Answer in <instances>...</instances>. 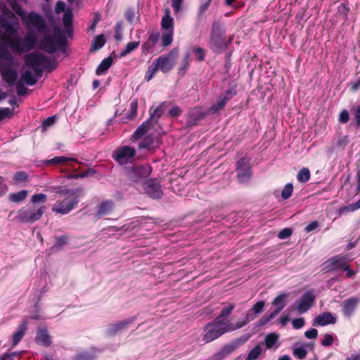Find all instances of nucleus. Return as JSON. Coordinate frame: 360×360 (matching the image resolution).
<instances>
[{
	"mask_svg": "<svg viewBox=\"0 0 360 360\" xmlns=\"http://www.w3.org/2000/svg\"><path fill=\"white\" fill-rule=\"evenodd\" d=\"M60 194L68 195L72 200H76L77 204L79 202V198L84 195V189L82 187L76 188L75 189H66L63 192H60Z\"/></svg>",
	"mask_w": 360,
	"mask_h": 360,
	"instance_id": "obj_28",
	"label": "nucleus"
},
{
	"mask_svg": "<svg viewBox=\"0 0 360 360\" xmlns=\"http://www.w3.org/2000/svg\"><path fill=\"white\" fill-rule=\"evenodd\" d=\"M73 15L71 11H65L63 14V22L65 27H70L72 25Z\"/></svg>",
	"mask_w": 360,
	"mask_h": 360,
	"instance_id": "obj_56",
	"label": "nucleus"
},
{
	"mask_svg": "<svg viewBox=\"0 0 360 360\" xmlns=\"http://www.w3.org/2000/svg\"><path fill=\"white\" fill-rule=\"evenodd\" d=\"M265 305L264 301H259L255 303L252 307L247 311L248 319H255L258 314H261Z\"/></svg>",
	"mask_w": 360,
	"mask_h": 360,
	"instance_id": "obj_27",
	"label": "nucleus"
},
{
	"mask_svg": "<svg viewBox=\"0 0 360 360\" xmlns=\"http://www.w3.org/2000/svg\"><path fill=\"white\" fill-rule=\"evenodd\" d=\"M77 206V200H72L68 195H66L63 200H57L56 202L52 207V211L55 213L65 215L70 212Z\"/></svg>",
	"mask_w": 360,
	"mask_h": 360,
	"instance_id": "obj_12",
	"label": "nucleus"
},
{
	"mask_svg": "<svg viewBox=\"0 0 360 360\" xmlns=\"http://www.w3.org/2000/svg\"><path fill=\"white\" fill-rule=\"evenodd\" d=\"M293 192V186L292 184H287L283 188L281 192V197L284 200L290 198Z\"/></svg>",
	"mask_w": 360,
	"mask_h": 360,
	"instance_id": "obj_52",
	"label": "nucleus"
},
{
	"mask_svg": "<svg viewBox=\"0 0 360 360\" xmlns=\"http://www.w3.org/2000/svg\"><path fill=\"white\" fill-rule=\"evenodd\" d=\"M15 84H16V93L19 96H23L27 94V88L25 86L24 83L18 80Z\"/></svg>",
	"mask_w": 360,
	"mask_h": 360,
	"instance_id": "obj_57",
	"label": "nucleus"
},
{
	"mask_svg": "<svg viewBox=\"0 0 360 360\" xmlns=\"http://www.w3.org/2000/svg\"><path fill=\"white\" fill-rule=\"evenodd\" d=\"M159 69L156 66L155 63L153 61L152 64L148 66L147 71L145 75V80L149 82L155 76V73Z\"/></svg>",
	"mask_w": 360,
	"mask_h": 360,
	"instance_id": "obj_50",
	"label": "nucleus"
},
{
	"mask_svg": "<svg viewBox=\"0 0 360 360\" xmlns=\"http://www.w3.org/2000/svg\"><path fill=\"white\" fill-rule=\"evenodd\" d=\"M136 155V149L129 146H123L115 149L112 153V158L120 165L127 164Z\"/></svg>",
	"mask_w": 360,
	"mask_h": 360,
	"instance_id": "obj_8",
	"label": "nucleus"
},
{
	"mask_svg": "<svg viewBox=\"0 0 360 360\" xmlns=\"http://www.w3.org/2000/svg\"><path fill=\"white\" fill-rule=\"evenodd\" d=\"M124 16L129 22H133L134 19L135 18L134 9L131 8H127L125 11Z\"/></svg>",
	"mask_w": 360,
	"mask_h": 360,
	"instance_id": "obj_64",
	"label": "nucleus"
},
{
	"mask_svg": "<svg viewBox=\"0 0 360 360\" xmlns=\"http://www.w3.org/2000/svg\"><path fill=\"white\" fill-rule=\"evenodd\" d=\"M13 115V111L9 108H0V121Z\"/></svg>",
	"mask_w": 360,
	"mask_h": 360,
	"instance_id": "obj_59",
	"label": "nucleus"
},
{
	"mask_svg": "<svg viewBox=\"0 0 360 360\" xmlns=\"http://www.w3.org/2000/svg\"><path fill=\"white\" fill-rule=\"evenodd\" d=\"M79 170H80L79 167L77 169H75L74 172L68 174L67 178L69 179H78L87 176H94L95 174H96V171L93 168H89L83 172H81L80 173L77 172Z\"/></svg>",
	"mask_w": 360,
	"mask_h": 360,
	"instance_id": "obj_26",
	"label": "nucleus"
},
{
	"mask_svg": "<svg viewBox=\"0 0 360 360\" xmlns=\"http://www.w3.org/2000/svg\"><path fill=\"white\" fill-rule=\"evenodd\" d=\"M237 180L240 183L248 181L251 176V167L244 158H240L236 162Z\"/></svg>",
	"mask_w": 360,
	"mask_h": 360,
	"instance_id": "obj_14",
	"label": "nucleus"
},
{
	"mask_svg": "<svg viewBox=\"0 0 360 360\" xmlns=\"http://www.w3.org/2000/svg\"><path fill=\"white\" fill-rule=\"evenodd\" d=\"M349 120V114L347 110H342L339 115L338 121L342 124H346Z\"/></svg>",
	"mask_w": 360,
	"mask_h": 360,
	"instance_id": "obj_60",
	"label": "nucleus"
},
{
	"mask_svg": "<svg viewBox=\"0 0 360 360\" xmlns=\"http://www.w3.org/2000/svg\"><path fill=\"white\" fill-rule=\"evenodd\" d=\"M236 85L229 86L228 89L219 96L217 101L211 106L210 110L215 113L222 110L226 103L236 95Z\"/></svg>",
	"mask_w": 360,
	"mask_h": 360,
	"instance_id": "obj_9",
	"label": "nucleus"
},
{
	"mask_svg": "<svg viewBox=\"0 0 360 360\" xmlns=\"http://www.w3.org/2000/svg\"><path fill=\"white\" fill-rule=\"evenodd\" d=\"M8 63V65H1V76L3 80L10 86H13L16 83L18 79V73L15 70L11 68Z\"/></svg>",
	"mask_w": 360,
	"mask_h": 360,
	"instance_id": "obj_18",
	"label": "nucleus"
},
{
	"mask_svg": "<svg viewBox=\"0 0 360 360\" xmlns=\"http://www.w3.org/2000/svg\"><path fill=\"white\" fill-rule=\"evenodd\" d=\"M35 340L37 344L44 347H49L51 344V337L46 328L38 330Z\"/></svg>",
	"mask_w": 360,
	"mask_h": 360,
	"instance_id": "obj_23",
	"label": "nucleus"
},
{
	"mask_svg": "<svg viewBox=\"0 0 360 360\" xmlns=\"http://www.w3.org/2000/svg\"><path fill=\"white\" fill-rule=\"evenodd\" d=\"M13 179L16 182H25L28 179V174L23 171L17 172L13 175Z\"/></svg>",
	"mask_w": 360,
	"mask_h": 360,
	"instance_id": "obj_55",
	"label": "nucleus"
},
{
	"mask_svg": "<svg viewBox=\"0 0 360 360\" xmlns=\"http://www.w3.org/2000/svg\"><path fill=\"white\" fill-rule=\"evenodd\" d=\"M336 320V316L331 312L326 311L316 316L314 320L313 326H324L329 324H334Z\"/></svg>",
	"mask_w": 360,
	"mask_h": 360,
	"instance_id": "obj_20",
	"label": "nucleus"
},
{
	"mask_svg": "<svg viewBox=\"0 0 360 360\" xmlns=\"http://www.w3.org/2000/svg\"><path fill=\"white\" fill-rule=\"evenodd\" d=\"M189 61H190V53H186L184 56L182 61L181 63V65L178 70V75L180 77H183L186 75L187 70L189 68Z\"/></svg>",
	"mask_w": 360,
	"mask_h": 360,
	"instance_id": "obj_38",
	"label": "nucleus"
},
{
	"mask_svg": "<svg viewBox=\"0 0 360 360\" xmlns=\"http://www.w3.org/2000/svg\"><path fill=\"white\" fill-rule=\"evenodd\" d=\"M140 44L139 41H130L127 44L124 50L120 52V57H124L136 49Z\"/></svg>",
	"mask_w": 360,
	"mask_h": 360,
	"instance_id": "obj_42",
	"label": "nucleus"
},
{
	"mask_svg": "<svg viewBox=\"0 0 360 360\" xmlns=\"http://www.w3.org/2000/svg\"><path fill=\"white\" fill-rule=\"evenodd\" d=\"M105 43V37L103 34H99L96 37V38L94 40V42L91 45V47L90 49L91 52L96 51L99 49H101Z\"/></svg>",
	"mask_w": 360,
	"mask_h": 360,
	"instance_id": "obj_39",
	"label": "nucleus"
},
{
	"mask_svg": "<svg viewBox=\"0 0 360 360\" xmlns=\"http://www.w3.org/2000/svg\"><path fill=\"white\" fill-rule=\"evenodd\" d=\"M178 54L176 49L171 50L169 53L162 55L155 59L153 62L159 70L163 73L169 72L175 65L176 58Z\"/></svg>",
	"mask_w": 360,
	"mask_h": 360,
	"instance_id": "obj_6",
	"label": "nucleus"
},
{
	"mask_svg": "<svg viewBox=\"0 0 360 360\" xmlns=\"http://www.w3.org/2000/svg\"><path fill=\"white\" fill-rule=\"evenodd\" d=\"M144 189L146 193L152 198H160L162 195V191L160 186L158 184L149 181L145 183Z\"/></svg>",
	"mask_w": 360,
	"mask_h": 360,
	"instance_id": "obj_21",
	"label": "nucleus"
},
{
	"mask_svg": "<svg viewBox=\"0 0 360 360\" xmlns=\"http://www.w3.org/2000/svg\"><path fill=\"white\" fill-rule=\"evenodd\" d=\"M288 295L285 293H281L276 297L273 302L272 304L276 306V308L273 311V312L277 315L285 306V300L287 298Z\"/></svg>",
	"mask_w": 360,
	"mask_h": 360,
	"instance_id": "obj_30",
	"label": "nucleus"
},
{
	"mask_svg": "<svg viewBox=\"0 0 360 360\" xmlns=\"http://www.w3.org/2000/svg\"><path fill=\"white\" fill-rule=\"evenodd\" d=\"M154 124L148 119L146 121L143 122L138 128L135 130L134 134L131 136V140L136 141L141 138L143 135H145L149 130L150 127L153 126Z\"/></svg>",
	"mask_w": 360,
	"mask_h": 360,
	"instance_id": "obj_22",
	"label": "nucleus"
},
{
	"mask_svg": "<svg viewBox=\"0 0 360 360\" xmlns=\"http://www.w3.org/2000/svg\"><path fill=\"white\" fill-rule=\"evenodd\" d=\"M262 348L259 344L251 349L246 358V360H257L261 355Z\"/></svg>",
	"mask_w": 360,
	"mask_h": 360,
	"instance_id": "obj_47",
	"label": "nucleus"
},
{
	"mask_svg": "<svg viewBox=\"0 0 360 360\" xmlns=\"http://www.w3.org/2000/svg\"><path fill=\"white\" fill-rule=\"evenodd\" d=\"M174 30L166 31L162 35V44L163 46L170 45L173 41Z\"/></svg>",
	"mask_w": 360,
	"mask_h": 360,
	"instance_id": "obj_49",
	"label": "nucleus"
},
{
	"mask_svg": "<svg viewBox=\"0 0 360 360\" xmlns=\"http://www.w3.org/2000/svg\"><path fill=\"white\" fill-rule=\"evenodd\" d=\"M56 122V116L49 117L45 119L41 124V127L44 130L46 129L48 127L52 126Z\"/></svg>",
	"mask_w": 360,
	"mask_h": 360,
	"instance_id": "obj_61",
	"label": "nucleus"
},
{
	"mask_svg": "<svg viewBox=\"0 0 360 360\" xmlns=\"http://www.w3.org/2000/svg\"><path fill=\"white\" fill-rule=\"evenodd\" d=\"M232 352L233 347H228V346L226 345L221 350L213 355L212 360H222Z\"/></svg>",
	"mask_w": 360,
	"mask_h": 360,
	"instance_id": "obj_44",
	"label": "nucleus"
},
{
	"mask_svg": "<svg viewBox=\"0 0 360 360\" xmlns=\"http://www.w3.org/2000/svg\"><path fill=\"white\" fill-rule=\"evenodd\" d=\"M359 303L360 298L357 297H352L344 300L341 304L344 316L351 318L355 313Z\"/></svg>",
	"mask_w": 360,
	"mask_h": 360,
	"instance_id": "obj_15",
	"label": "nucleus"
},
{
	"mask_svg": "<svg viewBox=\"0 0 360 360\" xmlns=\"http://www.w3.org/2000/svg\"><path fill=\"white\" fill-rule=\"evenodd\" d=\"M151 172V167L148 165H138L133 167L130 172V178L135 182L141 179L148 177Z\"/></svg>",
	"mask_w": 360,
	"mask_h": 360,
	"instance_id": "obj_17",
	"label": "nucleus"
},
{
	"mask_svg": "<svg viewBox=\"0 0 360 360\" xmlns=\"http://www.w3.org/2000/svg\"><path fill=\"white\" fill-rule=\"evenodd\" d=\"M276 315L272 311L269 315L262 316L257 323V326L262 327L271 321Z\"/></svg>",
	"mask_w": 360,
	"mask_h": 360,
	"instance_id": "obj_54",
	"label": "nucleus"
},
{
	"mask_svg": "<svg viewBox=\"0 0 360 360\" xmlns=\"http://www.w3.org/2000/svg\"><path fill=\"white\" fill-rule=\"evenodd\" d=\"M40 39L38 47L46 53L53 54L58 48H65L68 44V39L64 32L58 27L53 28V36L44 33Z\"/></svg>",
	"mask_w": 360,
	"mask_h": 360,
	"instance_id": "obj_2",
	"label": "nucleus"
},
{
	"mask_svg": "<svg viewBox=\"0 0 360 360\" xmlns=\"http://www.w3.org/2000/svg\"><path fill=\"white\" fill-rule=\"evenodd\" d=\"M30 57V53H27V54H26L25 56V65L28 68H31L34 71L35 75L37 77H41L42 75H43L44 70L41 68H40L41 65H30V63H29Z\"/></svg>",
	"mask_w": 360,
	"mask_h": 360,
	"instance_id": "obj_41",
	"label": "nucleus"
},
{
	"mask_svg": "<svg viewBox=\"0 0 360 360\" xmlns=\"http://www.w3.org/2000/svg\"><path fill=\"white\" fill-rule=\"evenodd\" d=\"M316 296L313 290H307L296 302L295 309L300 314L306 313L314 304Z\"/></svg>",
	"mask_w": 360,
	"mask_h": 360,
	"instance_id": "obj_13",
	"label": "nucleus"
},
{
	"mask_svg": "<svg viewBox=\"0 0 360 360\" xmlns=\"http://www.w3.org/2000/svg\"><path fill=\"white\" fill-rule=\"evenodd\" d=\"M333 341L334 338L333 335L329 333H326L323 339L321 340V344L323 347H328L333 344Z\"/></svg>",
	"mask_w": 360,
	"mask_h": 360,
	"instance_id": "obj_58",
	"label": "nucleus"
},
{
	"mask_svg": "<svg viewBox=\"0 0 360 360\" xmlns=\"http://www.w3.org/2000/svg\"><path fill=\"white\" fill-rule=\"evenodd\" d=\"M45 205H31L21 207L16 217L17 219L24 224H33L39 220L44 214Z\"/></svg>",
	"mask_w": 360,
	"mask_h": 360,
	"instance_id": "obj_4",
	"label": "nucleus"
},
{
	"mask_svg": "<svg viewBox=\"0 0 360 360\" xmlns=\"http://www.w3.org/2000/svg\"><path fill=\"white\" fill-rule=\"evenodd\" d=\"M230 329L226 328V322L216 321L215 319L211 323H207L205 328V334L203 340L206 342H210L223 334L229 332Z\"/></svg>",
	"mask_w": 360,
	"mask_h": 360,
	"instance_id": "obj_5",
	"label": "nucleus"
},
{
	"mask_svg": "<svg viewBox=\"0 0 360 360\" xmlns=\"http://www.w3.org/2000/svg\"><path fill=\"white\" fill-rule=\"evenodd\" d=\"M225 32L220 21L214 20L212 22L208 46L214 53H222L231 42V39L229 41L226 40Z\"/></svg>",
	"mask_w": 360,
	"mask_h": 360,
	"instance_id": "obj_3",
	"label": "nucleus"
},
{
	"mask_svg": "<svg viewBox=\"0 0 360 360\" xmlns=\"http://www.w3.org/2000/svg\"><path fill=\"white\" fill-rule=\"evenodd\" d=\"M136 320V316H132L129 319L119 321L116 323L109 326L107 333L108 335L115 336L117 333L122 330H125L127 327Z\"/></svg>",
	"mask_w": 360,
	"mask_h": 360,
	"instance_id": "obj_19",
	"label": "nucleus"
},
{
	"mask_svg": "<svg viewBox=\"0 0 360 360\" xmlns=\"http://www.w3.org/2000/svg\"><path fill=\"white\" fill-rule=\"evenodd\" d=\"M170 11L169 8L165 9V15L163 16L161 21L162 28L168 30H174L173 18L169 15Z\"/></svg>",
	"mask_w": 360,
	"mask_h": 360,
	"instance_id": "obj_35",
	"label": "nucleus"
},
{
	"mask_svg": "<svg viewBox=\"0 0 360 360\" xmlns=\"http://www.w3.org/2000/svg\"><path fill=\"white\" fill-rule=\"evenodd\" d=\"M19 81L30 86H33L37 82V79L35 78L30 70H26L22 73Z\"/></svg>",
	"mask_w": 360,
	"mask_h": 360,
	"instance_id": "obj_36",
	"label": "nucleus"
},
{
	"mask_svg": "<svg viewBox=\"0 0 360 360\" xmlns=\"http://www.w3.org/2000/svg\"><path fill=\"white\" fill-rule=\"evenodd\" d=\"M310 179V171L308 168L303 167L297 175V179L301 183H306Z\"/></svg>",
	"mask_w": 360,
	"mask_h": 360,
	"instance_id": "obj_43",
	"label": "nucleus"
},
{
	"mask_svg": "<svg viewBox=\"0 0 360 360\" xmlns=\"http://www.w3.org/2000/svg\"><path fill=\"white\" fill-rule=\"evenodd\" d=\"M114 207L115 204L111 200H106L99 203L96 207L95 220L97 221L104 216L110 214L113 211Z\"/></svg>",
	"mask_w": 360,
	"mask_h": 360,
	"instance_id": "obj_16",
	"label": "nucleus"
},
{
	"mask_svg": "<svg viewBox=\"0 0 360 360\" xmlns=\"http://www.w3.org/2000/svg\"><path fill=\"white\" fill-rule=\"evenodd\" d=\"M278 340V335L274 333L268 334L265 337L264 344L267 349L273 347Z\"/></svg>",
	"mask_w": 360,
	"mask_h": 360,
	"instance_id": "obj_45",
	"label": "nucleus"
},
{
	"mask_svg": "<svg viewBox=\"0 0 360 360\" xmlns=\"http://www.w3.org/2000/svg\"><path fill=\"white\" fill-rule=\"evenodd\" d=\"M68 162H75L78 163L79 165H83L81 162H79L76 158H67L65 156H58L49 160H46L44 161V163L47 165H53L67 164Z\"/></svg>",
	"mask_w": 360,
	"mask_h": 360,
	"instance_id": "obj_25",
	"label": "nucleus"
},
{
	"mask_svg": "<svg viewBox=\"0 0 360 360\" xmlns=\"http://www.w3.org/2000/svg\"><path fill=\"white\" fill-rule=\"evenodd\" d=\"M47 200L46 195L44 193L34 194L31 198L32 205H37L38 202L44 203Z\"/></svg>",
	"mask_w": 360,
	"mask_h": 360,
	"instance_id": "obj_53",
	"label": "nucleus"
},
{
	"mask_svg": "<svg viewBox=\"0 0 360 360\" xmlns=\"http://www.w3.org/2000/svg\"><path fill=\"white\" fill-rule=\"evenodd\" d=\"M250 338V335L248 334L244 335L239 338H237L234 340L231 345H227L228 347H233V351L240 347L244 345Z\"/></svg>",
	"mask_w": 360,
	"mask_h": 360,
	"instance_id": "obj_46",
	"label": "nucleus"
},
{
	"mask_svg": "<svg viewBox=\"0 0 360 360\" xmlns=\"http://www.w3.org/2000/svg\"><path fill=\"white\" fill-rule=\"evenodd\" d=\"M154 143V139L152 136H146L139 143V149H149L150 148Z\"/></svg>",
	"mask_w": 360,
	"mask_h": 360,
	"instance_id": "obj_48",
	"label": "nucleus"
},
{
	"mask_svg": "<svg viewBox=\"0 0 360 360\" xmlns=\"http://www.w3.org/2000/svg\"><path fill=\"white\" fill-rule=\"evenodd\" d=\"M348 263L349 259L347 255L342 256L338 255L328 259L324 262L325 269H326L328 272L346 269Z\"/></svg>",
	"mask_w": 360,
	"mask_h": 360,
	"instance_id": "obj_11",
	"label": "nucleus"
},
{
	"mask_svg": "<svg viewBox=\"0 0 360 360\" xmlns=\"http://www.w3.org/2000/svg\"><path fill=\"white\" fill-rule=\"evenodd\" d=\"M112 61L113 60L111 56H108V58L103 59L96 70V75H101L104 74V72H106L112 65Z\"/></svg>",
	"mask_w": 360,
	"mask_h": 360,
	"instance_id": "obj_33",
	"label": "nucleus"
},
{
	"mask_svg": "<svg viewBox=\"0 0 360 360\" xmlns=\"http://www.w3.org/2000/svg\"><path fill=\"white\" fill-rule=\"evenodd\" d=\"M27 330V321H23L20 325L18 326L17 330L13 334L12 341L13 345H17L20 341L22 340L26 331Z\"/></svg>",
	"mask_w": 360,
	"mask_h": 360,
	"instance_id": "obj_24",
	"label": "nucleus"
},
{
	"mask_svg": "<svg viewBox=\"0 0 360 360\" xmlns=\"http://www.w3.org/2000/svg\"><path fill=\"white\" fill-rule=\"evenodd\" d=\"M312 346L313 345L310 343H307L300 347H297L295 345L292 349V354L298 359H304L307 354V347Z\"/></svg>",
	"mask_w": 360,
	"mask_h": 360,
	"instance_id": "obj_32",
	"label": "nucleus"
},
{
	"mask_svg": "<svg viewBox=\"0 0 360 360\" xmlns=\"http://www.w3.org/2000/svg\"><path fill=\"white\" fill-rule=\"evenodd\" d=\"M235 307H236L235 304L229 303L228 304V306L224 307L221 309L219 315L214 319L215 321H219V322H225V321L224 320V318L227 317L228 316H229L232 313V311H233V310L234 309Z\"/></svg>",
	"mask_w": 360,
	"mask_h": 360,
	"instance_id": "obj_37",
	"label": "nucleus"
},
{
	"mask_svg": "<svg viewBox=\"0 0 360 360\" xmlns=\"http://www.w3.org/2000/svg\"><path fill=\"white\" fill-rule=\"evenodd\" d=\"M166 106V103L162 102L159 106L155 108L154 110H150V117L148 120L154 125L158 122L159 118L162 116L164 112V108Z\"/></svg>",
	"mask_w": 360,
	"mask_h": 360,
	"instance_id": "obj_29",
	"label": "nucleus"
},
{
	"mask_svg": "<svg viewBox=\"0 0 360 360\" xmlns=\"http://www.w3.org/2000/svg\"><path fill=\"white\" fill-rule=\"evenodd\" d=\"M252 321V319H248V315L246 314L245 317L242 321H239L236 323L235 325L232 323H226L227 329H230L229 332L233 331L235 330L239 329L247 325L250 321Z\"/></svg>",
	"mask_w": 360,
	"mask_h": 360,
	"instance_id": "obj_40",
	"label": "nucleus"
},
{
	"mask_svg": "<svg viewBox=\"0 0 360 360\" xmlns=\"http://www.w3.org/2000/svg\"><path fill=\"white\" fill-rule=\"evenodd\" d=\"M29 63L32 65H42L49 72L56 69L58 63L56 60H51L40 52L30 53Z\"/></svg>",
	"mask_w": 360,
	"mask_h": 360,
	"instance_id": "obj_7",
	"label": "nucleus"
},
{
	"mask_svg": "<svg viewBox=\"0 0 360 360\" xmlns=\"http://www.w3.org/2000/svg\"><path fill=\"white\" fill-rule=\"evenodd\" d=\"M292 233V230L290 228H285L282 229L278 236L280 239H286L289 238Z\"/></svg>",
	"mask_w": 360,
	"mask_h": 360,
	"instance_id": "obj_62",
	"label": "nucleus"
},
{
	"mask_svg": "<svg viewBox=\"0 0 360 360\" xmlns=\"http://www.w3.org/2000/svg\"><path fill=\"white\" fill-rule=\"evenodd\" d=\"M353 114L356 122V126L357 127H360V105L354 107Z\"/></svg>",
	"mask_w": 360,
	"mask_h": 360,
	"instance_id": "obj_63",
	"label": "nucleus"
},
{
	"mask_svg": "<svg viewBox=\"0 0 360 360\" xmlns=\"http://www.w3.org/2000/svg\"><path fill=\"white\" fill-rule=\"evenodd\" d=\"M28 195L27 190H21L17 193H11L8 195V200L14 203H19L25 200Z\"/></svg>",
	"mask_w": 360,
	"mask_h": 360,
	"instance_id": "obj_34",
	"label": "nucleus"
},
{
	"mask_svg": "<svg viewBox=\"0 0 360 360\" xmlns=\"http://www.w3.org/2000/svg\"><path fill=\"white\" fill-rule=\"evenodd\" d=\"M0 59L8 62L10 65L13 63V56L4 48L0 46Z\"/></svg>",
	"mask_w": 360,
	"mask_h": 360,
	"instance_id": "obj_51",
	"label": "nucleus"
},
{
	"mask_svg": "<svg viewBox=\"0 0 360 360\" xmlns=\"http://www.w3.org/2000/svg\"><path fill=\"white\" fill-rule=\"evenodd\" d=\"M1 27L6 31L8 34H4L6 36H10L13 37V36L17 34L18 27H15L12 23L8 21L6 19L1 18ZM4 34L1 36L3 37Z\"/></svg>",
	"mask_w": 360,
	"mask_h": 360,
	"instance_id": "obj_31",
	"label": "nucleus"
},
{
	"mask_svg": "<svg viewBox=\"0 0 360 360\" xmlns=\"http://www.w3.org/2000/svg\"><path fill=\"white\" fill-rule=\"evenodd\" d=\"M236 85L229 86L228 89L219 96L217 101L211 106L210 110L215 113L222 110L226 103L236 95Z\"/></svg>",
	"mask_w": 360,
	"mask_h": 360,
	"instance_id": "obj_10",
	"label": "nucleus"
},
{
	"mask_svg": "<svg viewBox=\"0 0 360 360\" xmlns=\"http://www.w3.org/2000/svg\"><path fill=\"white\" fill-rule=\"evenodd\" d=\"M23 25L27 30V33L22 39L20 37H11L4 35L2 41L6 44L13 51L22 54L33 50L37 43V33H46L48 27L43 16L37 13L31 11L27 14Z\"/></svg>",
	"mask_w": 360,
	"mask_h": 360,
	"instance_id": "obj_1",
	"label": "nucleus"
}]
</instances>
